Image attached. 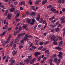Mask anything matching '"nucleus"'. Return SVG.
I'll use <instances>...</instances> for the list:
<instances>
[{
	"instance_id": "obj_35",
	"label": "nucleus",
	"mask_w": 65,
	"mask_h": 65,
	"mask_svg": "<svg viewBox=\"0 0 65 65\" xmlns=\"http://www.w3.org/2000/svg\"><path fill=\"white\" fill-rule=\"evenodd\" d=\"M5 33H6V32L4 31V32H3L2 34H1V35H2H2H4H4L5 34Z\"/></svg>"
},
{
	"instance_id": "obj_20",
	"label": "nucleus",
	"mask_w": 65,
	"mask_h": 65,
	"mask_svg": "<svg viewBox=\"0 0 65 65\" xmlns=\"http://www.w3.org/2000/svg\"><path fill=\"white\" fill-rule=\"evenodd\" d=\"M60 44H58L59 46H61V45H62L63 44V41H61L60 42H59Z\"/></svg>"
},
{
	"instance_id": "obj_40",
	"label": "nucleus",
	"mask_w": 65,
	"mask_h": 65,
	"mask_svg": "<svg viewBox=\"0 0 65 65\" xmlns=\"http://www.w3.org/2000/svg\"><path fill=\"white\" fill-rule=\"evenodd\" d=\"M23 47V46L22 45H21L19 46V48H20V49H21V48H22Z\"/></svg>"
},
{
	"instance_id": "obj_36",
	"label": "nucleus",
	"mask_w": 65,
	"mask_h": 65,
	"mask_svg": "<svg viewBox=\"0 0 65 65\" xmlns=\"http://www.w3.org/2000/svg\"><path fill=\"white\" fill-rule=\"evenodd\" d=\"M43 43H44V42H41L40 43V44L41 45H42Z\"/></svg>"
},
{
	"instance_id": "obj_29",
	"label": "nucleus",
	"mask_w": 65,
	"mask_h": 65,
	"mask_svg": "<svg viewBox=\"0 0 65 65\" xmlns=\"http://www.w3.org/2000/svg\"><path fill=\"white\" fill-rule=\"evenodd\" d=\"M53 6V5H49L47 7V8H50L51 7H52Z\"/></svg>"
},
{
	"instance_id": "obj_12",
	"label": "nucleus",
	"mask_w": 65,
	"mask_h": 65,
	"mask_svg": "<svg viewBox=\"0 0 65 65\" xmlns=\"http://www.w3.org/2000/svg\"><path fill=\"white\" fill-rule=\"evenodd\" d=\"M9 61L10 62H11H11L13 63H15V60H13L12 58H10V59Z\"/></svg>"
},
{
	"instance_id": "obj_48",
	"label": "nucleus",
	"mask_w": 65,
	"mask_h": 65,
	"mask_svg": "<svg viewBox=\"0 0 65 65\" xmlns=\"http://www.w3.org/2000/svg\"><path fill=\"white\" fill-rule=\"evenodd\" d=\"M49 43V41H47L44 44V45H45V44H48Z\"/></svg>"
},
{
	"instance_id": "obj_54",
	"label": "nucleus",
	"mask_w": 65,
	"mask_h": 65,
	"mask_svg": "<svg viewBox=\"0 0 65 65\" xmlns=\"http://www.w3.org/2000/svg\"><path fill=\"white\" fill-rule=\"evenodd\" d=\"M35 6H32L31 8V9H33L34 8H35Z\"/></svg>"
},
{
	"instance_id": "obj_30",
	"label": "nucleus",
	"mask_w": 65,
	"mask_h": 65,
	"mask_svg": "<svg viewBox=\"0 0 65 65\" xmlns=\"http://www.w3.org/2000/svg\"><path fill=\"white\" fill-rule=\"evenodd\" d=\"M31 48L33 50H34V49H35L36 48V47L35 46H34V45H32V46Z\"/></svg>"
},
{
	"instance_id": "obj_5",
	"label": "nucleus",
	"mask_w": 65,
	"mask_h": 65,
	"mask_svg": "<svg viewBox=\"0 0 65 65\" xmlns=\"http://www.w3.org/2000/svg\"><path fill=\"white\" fill-rule=\"evenodd\" d=\"M18 52L17 51H16L15 50H14L12 52V54H13V56H14L17 54Z\"/></svg>"
},
{
	"instance_id": "obj_31",
	"label": "nucleus",
	"mask_w": 65,
	"mask_h": 65,
	"mask_svg": "<svg viewBox=\"0 0 65 65\" xmlns=\"http://www.w3.org/2000/svg\"><path fill=\"white\" fill-rule=\"evenodd\" d=\"M53 58H52V57H51V58H50V59L49 60V62H52V61H53Z\"/></svg>"
},
{
	"instance_id": "obj_49",
	"label": "nucleus",
	"mask_w": 65,
	"mask_h": 65,
	"mask_svg": "<svg viewBox=\"0 0 65 65\" xmlns=\"http://www.w3.org/2000/svg\"><path fill=\"white\" fill-rule=\"evenodd\" d=\"M59 55H63V53H62V52L61 51H60L59 53Z\"/></svg>"
},
{
	"instance_id": "obj_18",
	"label": "nucleus",
	"mask_w": 65,
	"mask_h": 65,
	"mask_svg": "<svg viewBox=\"0 0 65 65\" xmlns=\"http://www.w3.org/2000/svg\"><path fill=\"white\" fill-rule=\"evenodd\" d=\"M23 40H25V41H28V40H29L28 39V38H26V37H24L23 38Z\"/></svg>"
},
{
	"instance_id": "obj_13",
	"label": "nucleus",
	"mask_w": 65,
	"mask_h": 65,
	"mask_svg": "<svg viewBox=\"0 0 65 65\" xmlns=\"http://www.w3.org/2000/svg\"><path fill=\"white\" fill-rule=\"evenodd\" d=\"M37 59H38L37 61L38 62L39 61H40V59H41V57H40V56H38L37 57Z\"/></svg>"
},
{
	"instance_id": "obj_8",
	"label": "nucleus",
	"mask_w": 65,
	"mask_h": 65,
	"mask_svg": "<svg viewBox=\"0 0 65 65\" xmlns=\"http://www.w3.org/2000/svg\"><path fill=\"white\" fill-rule=\"evenodd\" d=\"M1 41L2 43V44L4 45H5V42L4 41V40L3 39H1Z\"/></svg>"
},
{
	"instance_id": "obj_47",
	"label": "nucleus",
	"mask_w": 65,
	"mask_h": 65,
	"mask_svg": "<svg viewBox=\"0 0 65 65\" xmlns=\"http://www.w3.org/2000/svg\"><path fill=\"white\" fill-rule=\"evenodd\" d=\"M32 57V55L29 56L28 57V59H31Z\"/></svg>"
},
{
	"instance_id": "obj_22",
	"label": "nucleus",
	"mask_w": 65,
	"mask_h": 65,
	"mask_svg": "<svg viewBox=\"0 0 65 65\" xmlns=\"http://www.w3.org/2000/svg\"><path fill=\"white\" fill-rule=\"evenodd\" d=\"M4 1L6 2H8V3H10L11 1V0H4Z\"/></svg>"
},
{
	"instance_id": "obj_4",
	"label": "nucleus",
	"mask_w": 65,
	"mask_h": 65,
	"mask_svg": "<svg viewBox=\"0 0 65 65\" xmlns=\"http://www.w3.org/2000/svg\"><path fill=\"white\" fill-rule=\"evenodd\" d=\"M40 54V53L39 52H36L34 54V55L35 56H37L38 55H39Z\"/></svg>"
},
{
	"instance_id": "obj_39",
	"label": "nucleus",
	"mask_w": 65,
	"mask_h": 65,
	"mask_svg": "<svg viewBox=\"0 0 65 65\" xmlns=\"http://www.w3.org/2000/svg\"><path fill=\"white\" fill-rule=\"evenodd\" d=\"M19 31L18 30H17V32H18V33H19V32H20V31H21V30H22V28H19Z\"/></svg>"
},
{
	"instance_id": "obj_1",
	"label": "nucleus",
	"mask_w": 65,
	"mask_h": 65,
	"mask_svg": "<svg viewBox=\"0 0 65 65\" xmlns=\"http://www.w3.org/2000/svg\"><path fill=\"white\" fill-rule=\"evenodd\" d=\"M32 22L30 23V26H32V25H33L34 24V23H35L36 22V20H35L34 18H33L31 20Z\"/></svg>"
},
{
	"instance_id": "obj_63",
	"label": "nucleus",
	"mask_w": 65,
	"mask_h": 65,
	"mask_svg": "<svg viewBox=\"0 0 65 65\" xmlns=\"http://www.w3.org/2000/svg\"><path fill=\"white\" fill-rule=\"evenodd\" d=\"M24 40H21L20 42H21V43H23L24 42Z\"/></svg>"
},
{
	"instance_id": "obj_43",
	"label": "nucleus",
	"mask_w": 65,
	"mask_h": 65,
	"mask_svg": "<svg viewBox=\"0 0 65 65\" xmlns=\"http://www.w3.org/2000/svg\"><path fill=\"white\" fill-rule=\"evenodd\" d=\"M36 40L35 41H37L38 42V40H39V39H38V38L37 37H36Z\"/></svg>"
},
{
	"instance_id": "obj_52",
	"label": "nucleus",
	"mask_w": 65,
	"mask_h": 65,
	"mask_svg": "<svg viewBox=\"0 0 65 65\" xmlns=\"http://www.w3.org/2000/svg\"><path fill=\"white\" fill-rule=\"evenodd\" d=\"M43 48V46H41L38 48V50H41V48Z\"/></svg>"
},
{
	"instance_id": "obj_7",
	"label": "nucleus",
	"mask_w": 65,
	"mask_h": 65,
	"mask_svg": "<svg viewBox=\"0 0 65 65\" xmlns=\"http://www.w3.org/2000/svg\"><path fill=\"white\" fill-rule=\"evenodd\" d=\"M12 15V14H8V15L7 18L8 19H10V18H11V15Z\"/></svg>"
},
{
	"instance_id": "obj_57",
	"label": "nucleus",
	"mask_w": 65,
	"mask_h": 65,
	"mask_svg": "<svg viewBox=\"0 0 65 65\" xmlns=\"http://www.w3.org/2000/svg\"><path fill=\"white\" fill-rule=\"evenodd\" d=\"M49 52V51L47 50L45 52V54H47V53H48Z\"/></svg>"
},
{
	"instance_id": "obj_19",
	"label": "nucleus",
	"mask_w": 65,
	"mask_h": 65,
	"mask_svg": "<svg viewBox=\"0 0 65 65\" xmlns=\"http://www.w3.org/2000/svg\"><path fill=\"white\" fill-rule=\"evenodd\" d=\"M15 20L16 21V22H19V21H20V20H21V19H17V18L16 17H15L14 18Z\"/></svg>"
},
{
	"instance_id": "obj_41",
	"label": "nucleus",
	"mask_w": 65,
	"mask_h": 65,
	"mask_svg": "<svg viewBox=\"0 0 65 65\" xmlns=\"http://www.w3.org/2000/svg\"><path fill=\"white\" fill-rule=\"evenodd\" d=\"M43 24H45V25H46V22L44 20H43Z\"/></svg>"
},
{
	"instance_id": "obj_2",
	"label": "nucleus",
	"mask_w": 65,
	"mask_h": 65,
	"mask_svg": "<svg viewBox=\"0 0 65 65\" xmlns=\"http://www.w3.org/2000/svg\"><path fill=\"white\" fill-rule=\"evenodd\" d=\"M40 14L39 13H38L37 16V17L36 18L37 21L39 22V20L40 19Z\"/></svg>"
},
{
	"instance_id": "obj_32",
	"label": "nucleus",
	"mask_w": 65,
	"mask_h": 65,
	"mask_svg": "<svg viewBox=\"0 0 65 65\" xmlns=\"http://www.w3.org/2000/svg\"><path fill=\"white\" fill-rule=\"evenodd\" d=\"M24 62H25V63H27V64H28L29 63V61H28V60H25L24 61Z\"/></svg>"
},
{
	"instance_id": "obj_38",
	"label": "nucleus",
	"mask_w": 65,
	"mask_h": 65,
	"mask_svg": "<svg viewBox=\"0 0 65 65\" xmlns=\"http://www.w3.org/2000/svg\"><path fill=\"white\" fill-rule=\"evenodd\" d=\"M43 18H40V22H41V23H42V22H43Z\"/></svg>"
},
{
	"instance_id": "obj_16",
	"label": "nucleus",
	"mask_w": 65,
	"mask_h": 65,
	"mask_svg": "<svg viewBox=\"0 0 65 65\" xmlns=\"http://www.w3.org/2000/svg\"><path fill=\"white\" fill-rule=\"evenodd\" d=\"M10 11L11 12H13V11H14V8H11L10 9Z\"/></svg>"
},
{
	"instance_id": "obj_33",
	"label": "nucleus",
	"mask_w": 65,
	"mask_h": 65,
	"mask_svg": "<svg viewBox=\"0 0 65 65\" xmlns=\"http://www.w3.org/2000/svg\"><path fill=\"white\" fill-rule=\"evenodd\" d=\"M25 13L26 14H26H27V15H29V14H30V13L29 12L27 11Z\"/></svg>"
},
{
	"instance_id": "obj_10",
	"label": "nucleus",
	"mask_w": 65,
	"mask_h": 65,
	"mask_svg": "<svg viewBox=\"0 0 65 65\" xmlns=\"http://www.w3.org/2000/svg\"><path fill=\"white\" fill-rule=\"evenodd\" d=\"M46 2H47V0H44L42 2V4L43 5L45 4Z\"/></svg>"
},
{
	"instance_id": "obj_26",
	"label": "nucleus",
	"mask_w": 65,
	"mask_h": 65,
	"mask_svg": "<svg viewBox=\"0 0 65 65\" xmlns=\"http://www.w3.org/2000/svg\"><path fill=\"white\" fill-rule=\"evenodd\" d=\"M10 44H9V45L10 47H11L12 46V42L11 41L10 42Z\"/></svg>"
},
{
	"instance_id": "obj_55",
	"label": "nucleus",
	"mask_w": 65,
	"mask_h": 65,
	"mask_svg": "<svg viewBox=\"0 0 65 65\" xmlns=\"http://www.w3.org/2000/svg\"><path fill=\"white\" fill-rule=\"evenodd\" d=\"M20 16V13H18L17 14V15L16 16V17H19Z\"/></svg>"
},
{
	"instance_id": "obj_58",
	"label": "nucleus",
	"mask_w": 65,
	"mask_h": 65,
	"mask_svg": "<svg viewBox=\"0 0 65 65\" xmlns=\"http://www.w3.org/2000/svg\"><path fill=\"white\" fill-rule=\"evenodd\" d=\"M24 29H25V30H26L27 31L29 30V29H28V28L27 27L24 28Z\"/></svg>"
},
{
	"instance_id": "obj_28",
	"label": "nucleus",
	"mask_w": 65,
	"mask_h": 65,
	"mask_svg": "<svg viewBox=\"0 0 65 65\" xmlns=\"http://www.w3.org/2000/svg\"><path fill=\"white\" fill-rule=\"evenodd\" d=\"M8 11H6L4 13V15H6L7 14V13H8Z\"/></svg>"
},
{
	"instance_id": "obj_46",
	"label": "nucleus",
	"mask_w": 65,
	"mask_h": 65,
	"mask_svg": "<svg viewBox=\"0 0 65 65\" xmlns=\"http://www.w3.org/2000/svg\"><path fill=\"white\" fill-rule=\"evenodd\" d=\"M24 36L25 37H26V38H28V34H26L25 35V36Z\"/></svg>"
},
{
	"instance_id": "obj_27",
	"label": "nucleus",
	"mask_w": 65,
	"mask_h": 65,
	"mask_svg": "<svg viewBox=\"0 0 65 65\" xmlns=\"http://www.w3.org/2000/svg\"><path fill=\"white\" fill-rule=\"evenodd\" d=\"M57 56L58 58H62V55H60V54H59Z\"/></svg>"
},
{
	"instance_id": "obj_42",
	"label": "nucleus",
	"mask_w": 65,
	"mask_h": 65,
	"mask_svg": "<svg viewBox=\"0 0 65 65\" xmlns=\"http://www.w3.org/2000/svg\"><path fill=\"white\" fill-rule=\"evenodd\" d=\"M21 34V36H24V35H25V34H26V33H23L21 34Z\"/></svg>"
},
{
	"instance_id": "obj_56",
	"label": "nucleus",
	"mask_w": 65,
	"mask_h": 65,
	"mask_svg": "<svg viewBox=\"0 0 65 65\" xmlns=\"http://www.w3.org/2000/svg\"><path fill=\"white\" fill-rule=\"evenodd\" d=\"M61 3L62 4H63L65 3V0H61Z\"/></svg>"
},
{
	"instance_id": "obj_3",
	"label": "nucleus",
	"mask_w": 65,
	"mask_h": 65,
	"mask_svg": "<svg viewBox=\"0 0 65 65\" xmlns=\"http://www.w3.org/2000/svg\"><path fill=\"white\" fill-rule=\"evenodd\" d=\"M19 5H23L24 6H25V2L23 1H22L21 2H20L19 3Z\"/></svg>"
},
{
	"instance_id": "obj_21",
	"label": "nucleus",
	"mask_w": 65,
	"mask_h": 65,
	"mask_svg": "<svg viewBox=\"0 0 65 65\" xmlns=\"http://www.w3.org/2000/svg\"><path fill=\"white\" fill-rule=\"evenodd\" d=\"M20 37H22V35H21V34H18L17 38L18 39H19L20 38Z\"/></svg>"
},
{
	"instance_id": "obj_34",
	"label": "nucleus",
	"mask_w": 65,
	"mask_h": 65,
	"mask_svg": "<svg viewBox=\"0 0 65 65\" xmlns=\"http://www.w3.org/2000/svg\"><path fill=\"white\" fill-rule=\"evenodd\" d=\"M38 42L35 41V42L34 43L35 45H38Z\"/></svg>"
},
{
	"instance_id": "obj_24",
	"label": "nucleus",
	"mask_w": 65,
	"mask_h": 65,
	"mask_svg": "<svg viewBox=\"0 0 65 65\" xmlns=\"http://www.w3.org/2000/svg\"><path fill=\"white\" fill-rule=\"evenodd\" d=\"M63 36H64L65 35V28L63 29Z\"/></svg>"
},
{
	"instance_id": "obj_23",
	"label": "nucleus",
	"mask_w": 65,
	"mask_h": 65,
	"mask_svg": "<svg viewBox=\"0 0 65 65\" xmlns=\"http://www.w3.org/2000/svg\"><path fill=\"white\" fill-rule=\"evenodd\" d=\"M19 13V10H17L14 12V14H17Z\"/></svg>"
},
{
	"instance_id": "obj_53",
	"label": "nucleus",
	"mask_w": 65,
	"mask_h": 65,
	"mask_svg": "<svg viewBox=\"0 0 65 65\" xmlns=\"http://www.w3.org/2000/svg\"><path fill=\"white\" fill-rule=\"evenodd\" d=\"M28 3H29V4H30V5H32V2H31V0L29 1V2H28Z\"/></svg>"
},
{
	"instance_id": "obj_62",
	"label": "nucleus",
	"mask_w": 65,
	"mask_h": 65,
	"mask_svg": "<svg viewBox=\"0 0 65 65\" xmlns=\"http://www.w3.org/2000/svg\"><path fill=\"white\" fill-rule=\"evenodd\" d=\"M62 21H61V23L62 24H64V23L65 22V20H61Z\"/></svg>"
},
{
	"instance_id": "obj_44",
	"label": "nucleus",
	"mask_w": 65,
	"mask_h": 65,
	"mask_svg": "<svg viewBox=\"0 0 65 65\" xmlns=\"http://www.w3.org/2000/svg\"><path fill=\"white\" fill-rule=\"evenodd\" d=\"M53 44L54 45H57V43L56 42L54 41H53Z\"/></svg>"
},
{
	"instance_id": "obj_61",
	"label": "nucleus",
	"mask_w": 65,
	"mask_h": 65,
	"mask_svg": "<svg viewBox=\"0 0 65 65\" xmlns=\"http://www.w3.org/2000/svg\"><path fill=\"white\" fill-rule=\"evenodd\" d=\"M36 27H37V25H36L34 27V30H36Z\"/></svg>"
},
{
	"instance_id": "obj_59",
	"label": "nucleus",
	"mask_w": 65,
	"mask_h": 65,
	"mask_svg": "<svg viewBox=\"0 0 65 65\" xmlns=\"http://www.w3.org/2000/svg\"><path fill=\"white\" fill-rule=\"evenodd\" d=\"M26 14H25H25H23L22 15V17H25V16H26Z\"/></svg>"
},
{
	"instance_id": "obj_51",
	"label": "nucleus",
	"mask_w": 65,
	"mask_h": 65,
	"mask_svg": "<svg viewBox=\"0 0 65 65\" xmlns=\"http://www.w3.org/2000/svg\"><path fill=\"white\" fill-rule=\"evenodd\" d=\"M10 58V57L9 56H7L6 57V59L8 60H9Z\"/></svg>"
},
{
	"instance_id": "obj_9",
	"label": "nucleus",
	"mask_w": 65,
	"mask_h": 65,
	"mask_svg": "<svg viewBox=\"0 0 65 65\" xmlns=\"http://www.w3.org/2000/svg\"><path fill=\"white\" fill-rule=\"evenodd\" d=\"M28 26V25H27V24H24L23 25V26H22V28H23V29H25V28H26L27 27V26Z\"/></svg>"
},
{
	"instance_id": "obj_37",
	"label": "nucleus",
	"mask_w": 65,
	"mask_h": 65,
	"mask_svg": "<svg viewBox=\"0 0 65 65\" xmlns=\"http://www.w3.org/2000/svg\"><path fill=\"white\" fill-rule=\"evenodd\" d=\"M46 50V48H43L41 50L43 52H44V51H45Z\"/></svg>"
},
{
	"instance_id": "obj_25",
	"label": "nucleus",
	"mask_w": 65,
	"mask_h": 65,
	"mask_svg": "<svg viewBox=\"0 0 65 65\" xmlns=\"http://www.w3.org/2000/svg\"><path fill=\"white\" fill-rule=\"evenodd\" d=\"M32 20L31 19H28L27 20V21L28 22V23H29L30 22V21H31Z\"/></svg>"
},
{
	"instance_id": "obj_60",
	"label": "nucleus",
	"mask_w": 65,
	"mask_h": 65,
	"mask_svg": "<svg viewBox=\"0 0 65 65\" xmlns=\"http://www.w3.org/2000/svg\"><path fill=\"white\" fill-rule=\"evenodd\" d=\"M39 3L37 1L36 2V5H37L38 4H39Z\"/></svg>"
},
{
	"instance_id": "obj_14",
	"label": "nucleus",
	"mask_w": 65,
	"mask_h": 65,
	"mask_svg": "<svg viewBox=\"0 0 65 65\" xmlns=\"http://www.w3.org/2000/svg\"><path fill=\"white\" fill-rule=\"evenodd\" d=\"M34 15H35V12H32L30 13V15L31 16H33L34 17Z\"/></svg>"
},
{
	"instance_id": "obj_6",
	"label": "nucleus",
	"mask_w": 65,
	"mask_h": 65,
	"mask_svg": "<svg viewBox=\"0 0 65 65\" xmlns=\"http://www.w3.org/2000/svg\"><path fill=\"white\" fill-rule=\"evenodd\" d=\"M51 41H53L56 39V37H55L54 36H51Z\"/></svg>"
},
{
	"instance_id": "obj_50",
	"label": "nucleus",
	"mask_w": 65,
	"mask_h": 65,
	"mask_svg": "<svg viewBox=\"0 0 65 65\" xmlns=\"http://www.w3.org/2000/svg\"><path fill=\"white\" fill-rule=\"evenodd\" d=\"M0 7H2L3 8V9H4V6L3 5H1V6H0Z\"/></svg>"
},
{
	"instance_id": "obj_11",
	"label": "nucleus",
	"mask_w": 65,
	"mask_h": 65,
	"mask_svg": "<svg viewBox=\"0 0 65 65\" xmlns=\"http://www.w3.org/2000/svg\"><path fill=\"white\" fill-rule=\"evenodd\" d=\"M10 37L9 36L7 40L5 42V43L7 44L8 43V41L10 40Z\"/></svg>"
},
{
	"instance_id": "obj_17",
	"label": "nucleus",
	"mask_w": 65,
	"mask_h": 65,
	"mask_svg": "<svg viewBox=\"0 0 65 65\" xmlns=\"http://www.w3.org/2000/svg\"><path fill=\"white\" fill-rule=\"evenodd\" d=\"M65 17H61L60 18V20L61 21H64L65 20Z\"/></svg>"
},
{
	"instance_id": "obj_45",
	"label": "nucleus",
	"mask_w": 65,
	"mask_h": 65,
	"mask_svg": "<svg viewBox=\"0 0 65 65\" xmlns=\"http://www.w3.org/2000/svg\"><path fill=\"white\" fill-rule=\"evenodd\" d=\"M50 26L52 27V28H54V27H55V25H54L51 24L50 25Z\"/></svg>"
},
{
	"instance_id": "obj_15",
	"label": "nucleus",
	"mask_w": 65,
	"mask_h": 65,
	"mask_svg": "<svg viewBox=\"0 0 65 65\" xmlns=\"http://www.w3.org/2000/svg\"><path fill=\"white\" fill-rule=\"evenodd\" d=\"M60 30V28H55V31L56 32H58Z\"/></svg>"
},
{
	"instance_id": "obj_64",
	"label": "nucleus",
	"mask_w": 65,
	"mask_h": 65,
	"mask_svg": "<svg viewBox=\"0 0 65 65\" xmlns=\"http://www.w3.org/2000/svg\"><path fill=\"white\" fill-rule=\"evenodd\" d=\"M62 10L63 12H65V9L64 8H63L62 9Z\"/></svg>"
}]
</instances>
